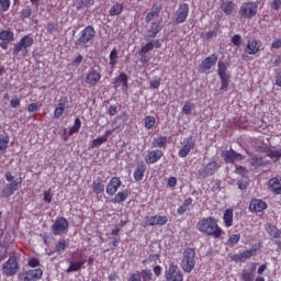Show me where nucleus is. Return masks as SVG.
Here are the masks:
<instances>
[{
  "label": "nucleus",
  "instance_id": "obj_1",
  "mask_svg": "<svg viewBox=\"0 0 281 281\" xmlns=\"http://www.w3.org/2000/svg\"><path fill=\"white\" fill-rule=\"evenodd\" d=\"M198 229L201 234L211 236L212 238L218 239L225 234L222 227L218 225V220L214 216H209L200 220L196 224Z\"/></svg>",
  "mask_w": 281,
  "mask_h": 281
},
{
  "label": "nucleus",
  "instance_id": "obj_2",
  "mask_svg": "<svg viewBox=\"0 0 281 281\" xmlns=\"http://www.w3.org/2000/svg\"><path fill=\"white\" fill-rule=\"evenodd\" d=\"M4 178L7 181H9V184H7L0 193L1 199H10L14 192L19 191V188H21V184L23 183L22 178L14 179V176H12V172L7 171L4 175Z\"/></svg>",
  "mask_w": 281,
  "mask_h": 281
},
{
  "label": "nucleus",
  "instance_id": "obj_3",
  "mask_svg": "<svg viewBox=\"0 0 281 281\" xmlns=\"http://www.w3.org/2000/svg\"><path fill=\"white\" fill-rule=\"evenodd\" d=\"M21 261V258L16 255H11L9 259L2 263V273L7 278H13V276H16L21 269V265L19 263Z\"/></svg>",
  "mask_w": 281,
  "mask_h": 281
},
{
  "label": "nucleus",
  "instance_id": "obj_4",
  "mask_svg": "<svg viewBox=\"0 0 281 281\" xmlns=\"http://www.w3.org/2000/svg\"><path fill=\"white\" fill-rule=\"evenodd\" d=\"M194 258H196V250L194 248H186L181 261V267L186 273H192V269L196 265Z\"/></svg>",
  "mask_w": 281,
  "mask_h": 281
},
{
  "label": "nucleus",
  "instance_id": "obj_5",
  "mask_svg": "<svg viewBox=\"0 0 281 281\" xmlns=\"http://www.w3.org/2000/svg\"><path fill=\"white\" fill-rule=\"evenodd\" d=\"M32 45H34V37L30 36V35H24L18 44L14 45L13 47V56H19V54H21L23 56H27V49H30V47H32Z\"/></svg>",
  "mask_w": 281,
  "mask_h": 281
},
{
  "label": "nucleus",
  "instance_id": "obj_6",
  "mask_svg": "<svg viewBox=\"0 0 281 281\" xmlns=\"http://www.w3.org/2000/svg\"><path fill=\"white\" fill-rule=\"evenodd\" d=\"M95 38V29L93 25H88L79 32V37L76 41L78 47H85L88 43H91Z\"/></svg>",
  "mask_w": 281,
  "mask_h": 281
},
{
  "label": "nucleus",
  "instance_id": "obj_7",
  "mask_svg": "<svg viewBox=\"0 0 281 281\" xmlns=\"http://www.w3.org/2000/svg\"><path fill=\"white\" fill-rule=\"evenodd\" d=\"M239 14L243 19H254L258 15V2L256 1H246L241 3L239 8Z\"/></svg>",
  "mask_w": 281,
  "mask_h": 281
},
{
  "label": "nucleus",
  "instance_id": "obj_8",
  "mask_svg": "<svg viewBox=\"0 0 281 281\" xmlns=\"http://www.w3.org/2000/svg\"><path fill=\"white\" fill-rule=\"evenodd\" d=\"M100 80H102V70L90 68L89 71L86 74L85 83L91 87H98L100 85Z\"/></svg>",
  "mask_w": 281,
  "mask_h": 281
},
{
  "label": "nucleus",
  "instance_id": "obj_9",
  "mask_svg": "<svg viewBox=\"0 0 281 281\" xmlns=\"http://www.w3.org/2000/svg\"><path fill=\"white\" fill-rule=\"evenodd\" d=\"M165 281H183V272H181L179 266L173 262L169 263L165 271Z\"/></svg>",
  "mask_w": 281,
  "mask_h": 281
},
{
  "label": "nucleus",
  "instance_id": "obj_10",
  "mask_svg": "<svg viewBox=\"0 0 281 281\" xmlns=\"http://www.w3.org/2000/svg\"><path fill=\"white\" fill-rule=\"evenodd\" d=\"M69 229V221L65 217H57L55 223L52 225V232L54 236H61V234H67Z\"/></svg>",
  "mask_w": 281,
  "mask_h": 281
},
{
  "label": "nucleus",
  "instance_id": "obj_11",
  "mask_svg": "<svg viewBox=\"0 0 281 281\" xmlns=\"http://www.w3.org/2000/svg\"><path fill=\"white\" fill-rule=\"evenodd\" d=\"M168 223V216L166 215H151L145 216V222L143 223V227H155L159 225L164 227Z\"/></svg>",
  "mask_w": 281,
  "mask_h": 281
},
{
  "label": "nucleus",
  "instance_id": "obj_12",
  "mask_svg": "<svg viewBox=\"0 0 281 281\" xmlns=\"http://www.w3.org/2000/svg\"><path fill=\"white\" fill-rule=\"evenodd\" d=\"M189 14H190V4L188 3L179 4L178 10L176 11L175 20H173L176 25L186 23Z\"/></svg>",
  "mask_w": 281,
  "mask_h": 281
},
{
  "label": "nucleus",
  "instance_id": "obj_13",
  "mask_svg": "<svg viewBox=\"0 0 281 281\" xmlns=\"http://www.w3.org/2000/svg\"><path fill=\"white\" fill-rule=\"evenodd\" d=\"M220 168H221V165L216 162V160H212L199 171V175L200 177H202V179H207V177H212L216 175Z\"/></svg>",
  "mask_w": 281,
  "mask_h": 281
},
{
  "label": "nucleus",
  "instance_id": "obj_14",
  "mask_svg": "<svg viewBox=\"0 0 281 281\" xmlns=\"http://www.w3.org/2000/svg\"><path fill=\"white\" fill-rule=\"evenodd\" d=\"M221 156L225 164H236V161H243L245 159L244 155L236 153L234 149L223 150Z\"/></svg>",
  "mask_w": 281,
  "mask_h": 281
},
{
  "label": "nucleus",
  "instance_id": "obj_15",
  "mask_svg": "<svg viewBox=\"0 0 281 281\" xmlns=\"http://www.w3.org/2000/svg\"><path fill=\"white\" fill-rule=\"evenodd\" d=\"M194 146H196L194 137L190 136L186 138L181 149L178 151V157H181L182 159L186 158L192 150H194Z\"/></svg>",
  "mask_w": 281,
  "mask_h": 281
},
{
  "label": "nucleus",
  "instance_id": "obj_16",
  "mask_svg": "<svg viewBox=\"0 0 281 281\" xmlns=\"http://www.w3.org/2000/svg\"><path fill=\"white\" fill-rule=\"evenodd\" d=\"M216 63H218V55H216V53H213L201 61L200 74H205V71H210V69H212V67H214Z\"/></svg>",
  "mask_w": 281,
  "mask_h": 281
},
{
  "label": "nucleus",
  "instance_id": "obj_17",
  "mask_svg": "<svg viewBox=\"0 0 281 281\" xmlns=\"http://www.w3.org/2000/svg\"><path fill=\"white\" fill-rule=\"evenodd\" d=\"M122 188V180L120 177H113L111 180L108 182L105 187V192L108 196H115L117 190Z\"/></svg>",
  "mask_w": 281,
  "mask_h": 281
},
{
  "label": "nucleus",
  "instance_id": "obj_18",
  "mask_svg": "<svg viewBox=\"0 0 281 281\" xmlns=\"http://www.w3.org/2000/svg\"><path fill=\"white\" fill-rule=\"evenodd\" d=\"M268 207L269 205L263 200L252 199L249 203L248 210L249 212L258 214L260 212H265V210H267Z\"/></svg>",
  "mask_w": 281,
  "mask_h": 281
},
{
  "label": "nucleus",
  "instance_id": "obj_19",
  "mask_svg": "<svg viewBox=\"0 0 281 281\" xmlns=\"http://www.w3.org/2000/svg\"><path fill=\"white\" fill-rule=\"evenodd\" d=\"M43 280V269H29L24 272L23 281H41Z\"/></svg>",
  "mask_w": 281,
  "mask_h": 281
},
{
  "label": "nucleus",
  "instance_id": "obj_20",
  "mask_svg": "<svg viewBox=\"0 0 281 281\" xmlns=\"http://www.w3.org/2000/svg\"><path fill=\"white\" fill-rule=\"evenodd\" d=\"M164 157V150L161 149H154L147 151V155L145 156V162L149 166L153 164H157Z\"/></svg>",
  "mask_w": 281,
  "mask_h": 281
},
{
  "label": "nucleus",
  "instance_id": "obj_21",
  "mask_svg": "<svg viewBox=\"0 0 281 281\" xmlns=\"http://www.w3.org/2000/svg\"><path fill=\"white\" fill-rule=\"evenodd\" d=\"M244 52L248 54V56H256V54L260 52V42L257 40H248Z\"/></svg>",
  "mask_w": 281,
  "mask_h": 281
},
{
  "label": "nucleus",
  "instance_id": "obj_22",
  "mask_svg": "<svg viewBox=\"0 0 281 281\" xmlns=\"http://www.w3.org/2000/svg\"><path fill=\"white\" fill-rule=\"evenodd\" d=\"M144 175H146V164H144V161H140L136 165V168L134 169L133 178L135 181H143Z\"/></svg>",
  "mask_w": 281,
  "mask_h": 281
},
{
  "label": "nucleus",
  "instance_id": "obj_23",
  "mask_svg": "<svg viewBox=\"0 0 281 281\" xmlns=\"http://www.w3.org/2000/svg\"><path fill=\"white\" fill-rule=\"evenodd\" d=\"M223 223L225 227L234 225V209H226L223 213Z\"/></svg>",
  "mask_w": 281,
  "mask_h": 281
},
{
  "label": "nucleus",
  "instance_id": "obj_24",
  "mask_svg": "<svg viewBox=\"0 0 281 281\" xmlns=\"http://www.w3.org/2000/svg\"><path fill=\"white\" fill-rule=\"evenodd\" d=\"M159 32H161V22H151L147 31V36L148 38H156Z\"/></svg>",
  "mask_w": 281,
  "mask_h": 281
},
{
  "label": "nucleus",
  "instance_id": "obj_25",
  "mask_svg": "<svg viewBox=\"0 0 281 281\" xmlns=\"http://www.w3.org/2000/svg\"><path fill=\"white\" fill-rule=\"evenodd\" d=\"M269 188L273 194H281V178H271L269 180Z\"/></svg>",
  "mask_w": 281,
  "mask_h": 281
},
{
  "label": "nucleus",
  "instance_id": "obj_26",
  "mask_svg": "<svg viewBox=\"0 0 281 281\" xmlns=\"http://www.w3.org/2000/svg\"><path fill=\"white\" fill-rule=\"evenodd\" d=\"M160 13H161V7H153L145 16V23H150V21H155V19H159Z\"/></svg>",
  "mask_w": 281,
  "mask_h": 281
},
{
  "label": "nucleus",
  "instance_id": "obj_27",
  "mask_svg": "<svg viewBox=\"0 0 281 281\" xmlns=\"http://www.w3.org/2000/svg\"><path fill=\"white\" fill-rule=\"evenodd\" d=\"M0 41L12 43L14 41V32L10 29L0 31Z\"/></svg>",
  "mask_w": 281,
  "mask_h": 281
},
{
  "label": "nucleus",
  "instance_id": "obj_28",
  "mask_svg": "<svg viewBox=\"0 0 281 281\" xmlns=\"http://www.w3.org/2000/svg\"><path fill=\"white\" fill-rule=\"evenodd\" d=\"M167 144H168V137L157 136V137H154L151 146H153V148H164V149H166Z\"/></svg>",
  "mask_w": 281,
  "mask_h": 281
},
{
  "label": "nucleus",
  "instance_id": "obj_29",
  "mask_svg": "<svg viewBox=\"0 0 281 281\" xmlns=\"http://www.w3.org/2000/svg\"><path fill=\"white\" fill-rule=\"evenodd\" d=\"M68 247H69V240L61 238L55 244V252L65 254Z\"/></svg>",
  "mask_w": 281,
  "mask_h": 281
},
{
  "label": "nucleus",
  "instance_id": "obj_30",
  "mask_svg": "<svg viewBox=\"0 0 281 281\" xmlns=\"http://www.w3.org/2000/svg\"><path fill=\"white\" fill-rule=\"evenodd\" d=\"M221 8L224 14H226V16H229L234 14V10H236V4L234 3V1H226L222 3Z\"/></svg>",
  "mask_w": 281,
  "mask_h": 281
},
{
  "label": "nucleus",
  "instance_id": "obj_31",
  "mask_svg": "<svg viewBox=\"0 0 281 281\" xmlns=\"http://www.w3.org/2000/svg\"><path fill=\"white\" fill-rule=\"evenodd\" d=\"M87 261L85 259H80L78 261L70 262V266L67 268V273H74L76 271H80Z\"/></svg>",
  "mask_w": 281,
  "mask_h": 281
},
{
  "label": "nucleus",
  "instance_id": "obj_32",
  "mask_svg": "<svg viewBox=\"0 0 281 281\" xmlns=\"http://www.w3.org/2000/svg\"><path fill=\"white\" fill-rule=\"evenodd\" d=\"M124 12V4L123 3H114L109 11L110 16H120Z\"/></svg>",
  "mask_w": 281,
  "mask_h": 281
},
{
  "label": "nucleus",
  "instance_id": "obj_33",
  "mask_svg": "<svg viewBox=\"0 0 281 281\" xmlns=\"http://www.w3.org/2000/svg\"><path fill=\"white\" fill-rule=\"evenodd\" d=\"M92 190L97 195L104 192V182L102 181V179L98 178L92 182Z\"/></svg>",
  "mask_w": 281,
  "mask_h": 281
},
{
  "label": "nucleus",
  "instance_id": "obj_34",
  "mask_svg": "<svg viewBox=\"0 0 281 281\" xmlns=\"http://www.w3.org/2000/svg\"><path fill=\"white\" fill-rule=\"evenodd\" d=\"M217 76L218 78H225L227 76H231L229 71H227V66L223 61H220L217 64Z\"/></svg>",
  "mask_w": 281,
  "mask_h": 281
},
{
  "label": "nucleus",
  "instance_id": "obj_35",
  "mask_svg": "<svg viewBox=\"0 0 281 281\" xmlns=\"http://www.w3.org/2000/svg\"><path fill=\"white\" fill-rule=\"evenodd\" d=\"M258 251V248H250L247 250H244L239 256L241 258V262H245V260H249L251 256H256V252Z\"/></svg>",
  "mask_w": 281,
  "mask_h": 281
},
{
  "label": "nucleus",
  "instance_id": "obj_36",
  "mask_svg": "<svg viewBox=\"0 0 281 281\" xmlns=\"http://www.w3.org/2000/svg\"><path fill=\"white\" fill-rule=\"evenodd\" d=\"M155 124H157V119L153 115H147L144 121V126L147 128V131H150L151 128H155Z\"/></svg>",
  "mask_w": 281,
  "mask_h": 281
},
{
  "label": "nucleus",
  "instance_id": "obj_37",
  "mask_svg": "<svg viewBox=\"0 0 281 281\" xmlns=\"http://www.w3.org/2000/svg\"><path fill=\"white\" fill-rule=\"evenodd\" d=\"M9 144H10V137L0 135V155H3L5 150H8Z\"/></svg>",
  "mask_w": 281,
  "mask_h": 281
},
{
  "label": "nucleus",
  "instance_id": "obj_38",
  "mask_svg": "<svg viewBox=\"0 0 281 281\" xmlns=\"http://www.w3.org/2000/svg\"><path fill=\"white\" fill-rule=\"evenodd\" d=\"M126 199H128V191H121L114 196L112 203H124Z\"/></svg>",
  "mask_w": 281,
  "mask_h": 281
},
{
  "label": "nucleus",
  "instance_id": "obj_39",
  "mask_svg": "<svg viewBox=\"0 0 281 281\" xmlns=\"http://www.w3.org/2000/svg\"><path fill=\"white\" fill-rule=\"evenodd\" d=\"M238 243H240V234H233L226 240L228 247H234V245H238Z\"/></svg>",
  "mask_w": 281,
  "mask_h": 281
},
{
  "label": "nucleus",
  "instance_id": "obj_40",
  "mask_svg": "<svg viewBox=\"0 0 281 281\" xmlns=\"http://www.w3.org/2000/svg\"><path fill=\"white\" fill-rule=\"evenodd\" d=\"M116 82H122V88L128 89V75H126V72H121L116 78Z\"/></svg>",
  "mask_w": 281,
  "mask_h": 281
},
{
  "label": "nucleus",
  "instance_id": "obj_41",
  "mask_svg": "<svg viewBox=\"0 0 281 281\" xmlns=\"http://www.w3.org/2000/svg\"><path fill=\"white\" fill-rule=\"evenodd\" d=\"M229 78H232V75L226 76V77H220L221 90L222 91H228V89H229Z\"/></svg>",
  "mask_w": 281,
  "mask_h": 281
},
{
  "label": "nucleus",
  "instance_id": "obj_42",
  "mask_svg": "<svg viewBox=\"0 0 281 281\" xmlns=\"http://www.w3.org/2000/svg\"><path fill=\"white\" fill-rule=\"evenodd\" d=\"M268 234L272 238H280L281 232L276 227V225H268Z\"/></svg>",
  "mask_w": 281,
  "mask_h": 281
},
{
  "label": "nucleus",
  "instance_id": "obj_43",
  "mask_svg": "<svg viewBox=\"0 0 281 281\" xmlns=\"http://www.w3.org/2000/svg\"><path fill=\"white\" fill-rule=\"evenodd\" d=\"M108 137L106 135L103 136H99L95 139L92 140V148H100V146H102V144H104V142H106Z\"/></svg>",
  "mask_w": 281,
  "mask_h": 281
},
{
  "label": "nucleus",
  "instance_id": "obj_44",
  "mask_svg": "<svg viewBox=\"0 0 281 281\" xmlns=\"http://www.w3.org/2000/svg\"><path fill=\"white\" fill-rule=\"evenodd\" d=\"M110 65L115 67L117 65V48H113L110 53Z\"/></svg>",
  "mask_w": 281,
  "mask_h": 281
},
{
  "label": "nucleus",
  "instance_id": "obj_45",
  "mask_svg": "<svg viewBox=\"0 0 281 281\" xmlns=\"http://www.w3.org/2000/svg\"><path fill=\"white\" fill-rule=\"evenodd\" d=\"M237 186L239 190H247V188H249V178H243L240 180L237 181Z\"/></svg>",
  "mask_w": 281,
  "mask_h": 281
},
{
  "label": "nucleus",
  "instance_id": "obj_46",
  "mask_svg": "<svg viewBox=\"0 0 281 281\" xmlns=\"http://www.w3.org/2000/svg\"><path fill=\"white\" fill-rule=\"evenodd\" d=\"M153 49H155V45L153 44V42H148L140 47L139 54H148V52H153Z\"/></svg>",
  "mask_w": 281,
  "mask_h": 281
},
{
  "label": "nucleus",
  "instance_id": "obj_47",
  "mask_svg": "<svg viewBox=\"0 0 281 281\" xmlns=\"http://www.w3.org/2000/svg\"><path fill=\"white\" fill-rule=\"evenodd\" d=\"M80 126H82V122L80 119L75 120V124L69 130V135H74V133H78L80 131Z\"/></svg>",
  "mask_w": 281,
  "mask_h": 281
},
{
  "label": "nucleus",
  "instance_id": "obj_48",
  "mask_svg": "<svg viewBox=\"0 0 281 281\" xmlns=\"http://www.w3.org/2000/svg\"><path fill=\"white\" fill-rule=\"evenodd\" d=\"M27 265L32 269H36V267H41V259L36 258V257H32V258L29 259Z\"/></svg>",
  "mask_w": 281,
  "mask_h": 281
},
{
  "label": "nucleus",
  "instance_id": "obj_49",
  "mask_svg": "<svg viewBox=\"0 0 281 281\" xmlns=\"http://www.w3.org/2000/svg\"><path fill=\"white\" fill-rule=\"evenodd\" d=\"M140 276L144 281H151L153 280V272L148 269H143Z\"/></svg>",
  "mask_w": 281,
  "mask_h": 281
},
{
  "label": "nucleus",
  "instance_id": "obj_50",
  "mask_svg": "<svg viewBox=\"0 0 281 281\" xmlns=\"http://www.w3.org/2000/svg\"><path fill=\"white\" fill-rule=\"evenodd\" d=\"M10 106L11 109H19L21 106V98L14 95L10 100Z\"/></svg>",
  "mask_w": 281,
  "mask_h": 281
},
{
  "label": "nucleus",
  "instance_id": "obj_51",
  "mask_svg": "<svg viewBox=\"0 0 281 281\" xmlns=\"http://www.w3.org/2000/svg\"><path fill=\"white\" fill-rule=\"evenodd\" d=\"M231 43H233V45H235V47H240V45H243V36L235 34L231 38Z\"/></svg>",
  "mask_w": 281,
  "mask_h": 281
},
{
  "label": "nucleus",
  "instance_id": "obj_52",
  "mask_svg": "<svg viewBox=\"0 0 281 281\" xmlns=\"http://www.w3.org/2000/svg\"><path fill=\"white\" fill-rule=\"evenodd\" d=\"M68 104H69V99H67V97H61L58 101L57 108L63 109L65 111Z\"/></svg>",
  "mask_w": 281,
  "mask_h": 281
},
{
  "label": "nucleus",
  "instance_id": "obj_53",
  "mask_svg": "<svg viewBox=\"0 0 281 281\" xmlns=\"http://www.w3.org/2000/svg\"><path fill=\"white\" fill-rule=\"evenodd\" d=\"M241 280L243 281H254V272L243 270L241 272Z\"/></svg>",
  "mask_w": 281,
  "mask_h": 281
},
{
  "label": "nucleus",
  "instance_id": "obj_54",
  "mask_svg": "<svg viewBox=\"0 0 281 281\" xmlns=\"http://www.w3.org/2000/svg\"><path fill=\"white\" fill-rule=\"evenodd\" d=\"M150 89H159L161 87V78L156 77L155 79L149 81Z\"/></svg>",
  "mask_w": 281,
  "mask_h": 281
},
{
  "label": "nucleus",
  "instance_id": "obj_55",
  "mask_svg": "<svg viewBox=\"0 0 281 281\" xmlns=\"http://www.w3.org/2000/svg\"><path fill=\"white\" fill-rule=\"evenodd\" d=\"M235 173L239 177L247 178V169L244 166H236Z\"/></svg>",
  "mask_w": 281,
  "mask_h": 281
},
{
  "label": "nucleus",
  "instance_id": "obj_56",
  "mask_svg": "<svg viewBox=\"0 0 281 281\" xmlns=\"http://www.w3.org/2000/svg\"><path fill=\"white\" fill-rule=\"evenodd\" d=\"M192 109H194V105L190 102L184 103L182 111L184 115H190L192 113Z\"/></svg>",
  "mask_w": 281,
  "mask_h": 281
},
{
  "label": "nucleus",
  "instance_id": "obj_57",
  "mask_svg": "<svg viewBox=\"0 0 281 281\" xmlns=\"http://www.w3.org/2000/svg\"><path fill=\"white\" fill-rule=\"evenodd\" d=\"M91 5V0H77V9L82 10V8H87Z\"/></svg>",
  "mask_w": 281,
  "mask_h": 281
},
{
  "label": "nucleus",
  "instance_id": "obj_58",
  "mask_svg": "<svg viewBox=\"0 0 281 281\" xmlns=\"http://www.w3.org/2000/svg\"><path fill=\"white\" fill-rule=\"evenodd\" d=\"M52 199H54V194H52V189L44 191V203H52Z\"/></svg>",
  "mask_w": 281,
  "mask_h": 281
},
{
  "label": "nucleus",
  "instance_id": "obj_59",
  "mask_svg": "<svg viewBox=\"0 0 281 281\" xmlns=\"http://www.w3.org/2000/svg\"><path fill=\"white\" fill-rule=\"evenodd\" d=\"M10 0H0V8L2 12H8L10 10Z\"/></svg>",
  "mask_w": 281,
  "mask_h": 281
},
{
  "label": "nucleus",
  "instance_id": "obj_60",
  "mask_svg": "<svg viewBox=\"0 0 281 281\" xmlns=\"http://www.w3.org/2000/svg\"><path fill=\"white\" fill-rule=\"evenodd\" d=\"M38 109H41V103H31L27 106L29 113H36V111H38Z\"/></svg>",
  "mask_w": 281,
  "mask_h": 281
},
{
  "label": "nucleus",
  "instance_id": "obj_61",
  "mask_svg": "<svg viewBox=\"0 0 281 281\" xmlns=\"http://www.w3.org/2000/svg\"><path fill=\"white\" fill-rule=\"evenodd\" d=\"M46 30H47L48 34H54V32H58V24L48 23Z\"/></svg>",
  "mask_w": 281,
  "mask_h": 281
},
{
  "label": "nucleus",
  "instance_id": "obj_62",
  "mask_svg": "<svg viewBox=\"0 0 281 281\" xmlns=\"http://www.w3.org/2000/svg\"><path fill=\"white\" fill-rule=\"evenodd\" d=\"M63 113H65V110L63 108L56 106L54 110V117L56 120H60V117H63Z\"/></svg>",
  "mask_w": 281,
  "mask_h": 281
},
{
  "label": "nucleus",
  "instance_id": "obj_63",
  "mask_svg": "<svg viewBox=\"0 0 281 281\" xmlns=\"http://www.w3.org/2000/svg\"><path fill=\"white\" fill-rule=\"evenodd\" d=\"M21 16L23 19H30L32 16V9H30V8L23 9L21 12Z\"/></svg>",
  "mask_w": 281,
  "mask_h": 281
},
{
  "label": "nucleus",
  "instance_id": "obj_64",
  "mask_svg": "<svg viewBox=\"0 0 281 281\" xmlns=\"http://www.w3.org/2000/svg\"><path fill=\"white\" fill-rule=\"evenodd\" d=\"M274 78L277 87H281V69L276 70Z\"/></svg>",
  "mask_w": 281,
  "mask_h": 281
}]
</instances>
